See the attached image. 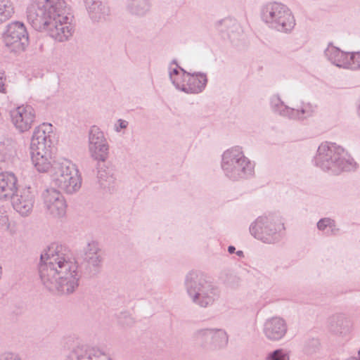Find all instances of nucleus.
<instances>
[{
  "label": "nucleus",
  "instance_id": "obj_1",
  "mask_svg": "<svg viewBox=\"0 0 360 360\" xmlns=\"http://www.w3.org/2000/svg\"><path fill=\"white\" fill-rule=\"evenodd\" d=\"M78 266L70 251L62 246L41 255L39 274L41 281L49 291L69 295L79 286Z\"/></svg>",
  "mask_w": 360,
  "mask_h": 360
},
{
  "label": "nucleus",
  "instance_id": "obj_2",
  "mask_svg": "<svg viewBox=\"0 0 360 360\" xmlns=\"http://www.w3.org/2000/svg\"><path fill=\"white\" fill-rule=\"evenodd\" d=\"M27 19L37 31H45L58 42L68 41L75 32L73 15L64 0H35L27 8Z\"/></svg>",
  "mask_w": 360,
  "mask_h": 360
},
{
  "label": "nucleus",
  "instance_id": "obj_3",
  "mask_svg": "<svg viewBox=\"0 0 360 360\" xmlns=\"http://www.w3.org/2000/svg\"><path fill=\"white\" fill-rule=\"evenodd\" d=\"M314 165L325 172L340 174L356 168L352 158L340 146L335 143L323 142L318 148L314 158Z\"/></svg>",
  "mask_w": 360,
  "mask_h": 360
},
{
  "label": "nucleus",
  "instance_id": "obj_4",
  "mask_svg": "<svg viewBox=\"0 0 360 360\" xmlns=\"http://www.w3.org/2000/svg\"><path fill=\"white\" fill-rule=\"evenodd\" d=\"M184 285L192 302L200 307H209L220 297L219 288L200 272L191 271L188 273Z\"/></svg>",
  "mask_w": 360,
  "mask_h": 360
},
{
  "label": "nucleus",
  "instance_id": "obj_5",
  "mask_svg": "<svg viewBox=\"0 0 360 360\" xmlns=\"http://www.w3.org/2000/svg\"><path fill=\"white\" fill-rule=\"evenodd\" d=\"M254 162L247 158L242 148L232 147L222 154L221 167L224 175L231 181L248 179L254 176Z\"/></svg>",
  "mask_w": 360,
  "mask_h": 360
},
{
  "label": "nucleus",
  "instance_id": "obj_6",
  "mask_svg": "<svg viewBox=\"0 0 360 360\" xmlns=\"http://www.w3.org/2000/svg\"><path fill=\"white\" fill-rule=\"evenodd\" d=\"M168 74L175 88L186 94H200L205 89L207 83L206 74L187 72L178 65L175 59L169 65Z\"/></svg>",
  "mask_w": 360,
  "mask_h": 360
},
{
  "label": "nucleus",
  "instance_id": "obj_7",
  "mask_svg": "<svg viewBox=\"0 0 360 360\" xmlns=\"http://www.w3.org/2000/svg\"><path fill=\"white\" fill-rule=\"evenodd\" d=\"M249 230L257 240L266 244H274L282 238L285 226L278 215L270 214L258 217L251 223Z\"/></svg>",
  "mask_w": 360,
  "mask_h": 360
},
{
  "label": "nucleus",
  "instance_id": "obj_8",
  "mask_svg": "<svg viewBox=\"0 0 360 360\" xmlns=\"http://www.w3.org/2000/svg\"><path fill=\"white\" fill-rule=\"evenodd\" d=\"M260 16L262 20L269 28L281 32H290L295 25L290 10L283 4L276 1L263 5Z\"/></svg>",
  "mask_w": 360,
  "mask_h": 360
},
{
  "label": "nucleus",
  "instance_id": "obj_9",
  "mask_svg": "<svg viewBox=\"0 0 360 360\" xmlns=\"http://www.w3.org/2000/svg\"><path fill=\"white\" fill-rule=\"evenodd\" d=\"M52 181L59 188L68 194L77 192L82 186V176L77 166L70 160L61 159L53 165Z\"/></svg>",
  "mask_w": 360,
  "mask_h": 360
},
{
  "label": "nucleus",
  "instance_id": "obj_10",
  "mask_svg": "<svg viewBox=\"0 0 360 360\" xmlns=\"http://www.w3.org/2000/svg\"><path fill=\"white\" fill-rule=\"evenodd\" d=\"M271 111L279 116L295 121H303L314 115L316 105L310 102H302L297 108L285 105L278 94H274L269 99Z\"/></svg>",
  "mask_w": 360,
  "mask_h": 360
},
{
  "label": "nucleus",
  "instance_id": "obj_11",
  "mask_svg": "<svg viewBox=\"0 0 360 360\" xmlns=\"http://www.w3.org/2000/svg\"><path fill=\"white\" fill-rule=\"evenodd\" d=\"M5 45L11 51L21 52L25 50L29 44V37L25 25L19 21L9 23L4 33Z\"/></svg>",
  "mask_w": 360,
  "mask_h": 360
},
{
  "label": "nucleus",
  "instance_id": "obj_12",
  "mask_svg": "<svg viewBox=\"0 0 360 360\" xmlns=\"http://www.w3.org/2000/svg\"><path fill=\"white\" fill-rule=\"evenodd\" d=\"M326 58L333 65L352 70L360 68L359 52H345L329 43L324 51Z\"/></svg>",
  "mask_w": 360,
  "mask_h": 360
},
{
  "label": "nucleus",
  "instance_id": "obj_13",
  "mask_svg": "<svg viewBox=\"0 0 360 360\" xmlns=\"http://www.w3.org/2000/svg\"><path fill=\"white\" fill-rule=\"evenodd\" d=\"M89 150L94 160L104 162L109 153V145L103 132L96 126H92L89 133Z\"/></svg>",
  "mask_w": 360,
  "mask_h": 360
},
{
  "label": "nucleus",
  "instance_id": "obj_14",
  "mask_svg": "<svg viewBox=\"0 0 360 360\" xmlns=\"http://www.w3.org/2000/svg\"><path fill=\"white\" fill-rule=\"evenodd\" d=\"M11 123L20 133L28 131L36 120V112L30 105H21L10 111Z\"/></svg>",
  "mask_w": 360,
  "mask_h": 360
},
{
  "label": "nucleus",
  "instance_id": "obj_15",
  "mask_svg": "<svg viewBox=\"0 0 360 360\" xmlns=\"http://www.w3.org/2000/svg\"><path fill=\"white\" fill-rule=\"evenodd\" d=\"M55 139L53 126L43 123L37 127L31 139L30 150H52Z\"/></svg>",
  "mask_w": 360,
  "mask_h": 360
},
{
  "label": "nucleus",
  "instance_id": "obj_16",
  "mask_svg": "<svg viewBox=\"0 0 360 360\" xmlns=\"http://www.w3.org/2000/svg\"><path fill=\"white\" fill-rule=\"evenodd\" d=\"M46 212L53 217H62L66 213V202L63 195L53 188H46L41 194Z\"/></svg>",
  "mask_w": 360,
  "mask_h": 360
},
{
  "label": "nucleus",
  "instance_id": "obj_17",
  "mask_svg": "<svg viewBox=\"0 0 360 360\" xmlns=\"http://www.w3.org/2000/svg\"><path fill=\"white\" fill-rule=\"evenodd\" d=\"M82 258L91 276L97 275L100 272L103 258L98 242L91 240L84 247Z\"/></svg>",
  "mask_w": 360,
  "mask_h": 360
},
{
  "label": "nucleus",
  "instance_id": "obj_18",
  "mask_svg": "<svg viewBox=\"0 0 360 360\" xmlns=\"http://www.w3.org/2000/svg\"><path fill=\"white\" fill-rule=\"evenodd\" d=\"M288 331V325L285 320L280 316H273L267 319L262 328L265 338L272 342L283 339Z\"/></svg>",
  "mask_w": 360,
  "mask_h": 360
},
{
  "label": "nucleus",
  "instance_id": "obj_19",
  "mask_svg": "<svg viewBox=\"0 0 360 360\" xmlns=\"http://www.w3.org/2000/svg\"><path fill=\"white\" fill-rule=\"evenodd\" d=\"M196 340L206 344H211L215 348L226 346L229 337L226 332L221 328H204L195 333Z\"/></svg>",
  "mask_w": 360,
  "mask_h": 360
},
{
  "label": "nucleus",
  "instance_id": "obj_20",
  "mask_svg": "<svg viewBox=\"0 0 360 360\" xmlns=\"http://www.w3.org/2000/svg\"><path fill=\"white\" fill-rule=\"evenodd\" d=\"M12 205L15 210L22 216H27L32 210L34 195L30 188L21 190L11 198Z\"/></svg>",
  "mask_w": 360,
  "mask_h": 360
},
{
  "label": "nucleus",
  "instance_id": "obj_21",
  "mask_svg": "<svg viewBox=\"0 0 360 360\" xmlns=\"http://www.w3.org/2000/svg\"><path fill=\"white\" fill-rule=\"evenodd\" d=\"M65 360H112L101 349L86 346L77 347L67 356Z\"/></svg>",
  "mask_w": 360,
  "mask_h": 360
},
{
  "label": "nucleus",
  "instance_id": "obj_22",
  "mask_svg": "<svg viewBox=\"0 0 360 360\" xmlns=\"http://www.w3.org/2000/svg\"><path fill=\"white\" fill-rule=\"evenodd\" d=\"M90 19L94 22H104L110 14L108 4L103 0H84Z\"/></svg>",
  "mask_w": 360,
  "mask_h": 360
},
{
  "label": "nucleus",
  "instance_id": "obj_23",
  "mask_svg": "<svg viewBox=\"0 0 360 360\" xmlns=\"http://www.w3.org/2000/svg\"><path fill=\"white\" fill-rule=\"evenodd\" d=\"M17 178L11 172L0 173V200H9L17 192Z\"/></svg>",
  "mask_w": 360,
  "mask_h": 360
},
{
  "label": "nucleus",
  "instance_id": "obj_24",
  "mask_svg": "<svg viewBox=\"0 0 360 360\" xmlns=\"http://www.w3.org/2000/svg\"><path fill=\"white\" fill-rule=\"evenodd\" d=\"M352 327L351 321L342 314L333 315L328 320L329 330L337 335H346L349 333Z\"/></svg>",
  "mask_w": 360,
  "mask_h": 360
},
{
  "label": "nucleus",
  "instance_id": "obj_25",
  "mask_svg": "<svg viewBox=\"0 0 360 360\" xmlns=\"http://www.w3.org/2000/svg\"><path fill=\"white\" fill-rule=\"evenodd\" d=\"M31 159L39 172H46L51 167L52 150H30Z\"/></svg>",
  "mask_w": 360,
  "mask_h": 360
},
{
  "label": "nucleus",
  "instance_id": "obj_26",
  "mask_svg": "<svg viewBox=\"0 0 360 360\" xmlns=\"http://www.w3.org/2000/svg\"><path fill=\"white\" fill-rule=\"evenodd\" d=\"M150 0H127V11L131 15L143 17L150 8Z\"/></svg>",
  "mask_w": 360,
  "mask_h": 360
},
{
  "label": "nucleus",
  "instance_id": "obj_27",
  "mask_svg": "<svg viewBox=\"0 0 360 360\" xmlns=\"http://www.w3.org/2000/svg\"><path fill=\"white\" fill-rule=\"evenodd\" d=\"M97 179L101 187L105 188H110L112 187L115 182L111 169L106 168L104 162H98L97 167Z\"/></svg>",
  "mask_w": 360,
  "mask_h": 360
},
{
  "label": "nucleus",
  "instance_id": "obj_28",
  "mask_svg": "<svg viewBox=\"0 0 360 360\" xmlns=\"http://www.w3.org/2000/svg\"><path fill=\"white\" fill-rule=\"evenodd\" d=\"M215 27L219 32L226 34L229 38H231L240 29L236 20L231 18L217 21L215 23Z\"/></svg>",
  "mask_w": 360,
  "mask_h": 360
},
{
  "label": "nucleus",
  "instance_id": "obj_29",
  "mask_svg": "<svg viewBox=\"0 0 360 360\" xmlns=\"http://www.w3.org/2000/svg\"><path fill=\"white\" fill-rule=\"evenodd\" d=\"M317 229L324 232L328 236H335L340 229L337 227L335 220L329 217L321 219L316 224Z\"/></svg>",
  "mask_w": 360,
  "mask_h": 360
},
{
  "label": "nucleus",
  "instance_id": "obj_30",
  "mask_svg": "<svg viewBox=\"0 0 360 360\" xmlns=\"http://www.w3.org/2000/svg\"><path fill=\"white\" fill-rule=\"evenodd\" d=\"M13 13L14 8L10 0H0V24L11 18Z\"/></svg>",
  "mask_w": 360,
  "mask_h": 360
},
{
  "label": "nucleus",
  "instance_id": "obj_31",
  "mask_svg": "<svg viewBox=\"0 0 360 360\" xmlns=\"http://www.w3.org/2000/svg\"><path fill=\"white\" fill-rule=\"evenodd\" d=\"M265 360H290V354L283 349H277L268 353Z\"/></svg>",
  "mask_w": 360,
  "mask_h": 360
},
{
  "label": "nucleus",
  "instance_id": "obj_32",
  "mask_svg": "<svg viewBox=\"0 0 360 360\" xmlns=\"http://www.w3.org/2000/svg\"><path fill=\"white\" fill-rule=\"evenodd\" d=\"M8 217L4 207H0V228L8 227Z\"/></svg>",
  "mask_w": 360,
  "mask_h": 360
},
{
  "label": "nucleus",
  "instance_id": "obj_33",
  "mask_svg": "<svg viewBox=\"0 0 360 360\" xmlns=\"http://www.w3.org/2000/svg\"><path fill=\"white\" fill-rule=\"evenodd\" d=\"M0 360H22L19 355L12 352H6L0 355Z\"/></svg>",
  "mask_w": 360,
  "mask_h": 360
},
{
  "label": "nucleus",
  "instance_id": "obj_34",
  "mask_svg": "<svg viewBox=\"0 0 360 360\" xmlns=\"http://www.w3.org/2000/svg\"><path fill=\"white\" fill-rule=\"evenodd\" d=\"M129 124L127 120L119 119L115 124V131L120 132L122 129H126Z\"/></svg>",
  "mask_w": 360,
  "mask_h": 360
},
{
  "label": "nucleus",
  "instance_id": "obj_35",
  "mask_svg": "<svg viewBox=\"0 0 360 360\" xmlns=\"http://www.w3.org/2000/svg\"><path fill=\"white\" fill-rule=\"evenodd\" d=\"M0 92L6 93L5 83L2 77H0Z\"/></svg>",
  "mask_w": 360,
  "mask_h": 360
},
{
  "label": "nucleus",
  "instance_id": "obj_36",
  "mask_svg": "<svg viewBox=\"0 0 360 360\" xmlns=\"http://www.w3.org/2000/svg\"><path fill=\"white\" fill-rule=\"evenodd\" d=\"M124 317L126 318V322H122L121 320L120 321V322L122 324H129L131 322V318L127 315H124Z\"/></svg>",
  "mask_w": 360,
  "mask_h": 360
},
{
  "label": "nucleus",
  "instance_id": "obj_37",
  "mask_svg": "<svg viewBox=\"0 0 360 360\" xmlns=\"http://www.w3.org/2000/svg\"><path fill=\"white\" fill-rule=\"evenodd\" d=\"M236 251V248L233 245H229L228 247V252L230 253V254H233Z\"/></svg>",
  "mask_w": 360,
  "mask_h": 360
},
{
  "label": "nucleus",
  "instance_id": "obj_38",
  "mask_svg": "<svg viewBox=\"0 0 360 360\" xmlns=\"http://www.w3.org/2000/svg\"><path fill=\"white\" fill-rule=\"evenodd\" d=\"M236 253L240 257H242L244 256L243 252L242 250H238Z\"/></svg>",
  "mask_w": 360,
  "mask_h": 360
},
{
  "label": "nucleus",
  "instance_id": "obj_39",
  "mask_svg": "<svg viewBox=\"0 0 360 360\" xmlns=\"http://www.w3.org/2000/svg\"><path fill=\"white\" fill-rule=\"evenodd\" d=\"M358 355L360 356V350L358 351Z\"/></svg>",
  "mask_w": 360,
  "mask_h": 360
}]
</instances>
